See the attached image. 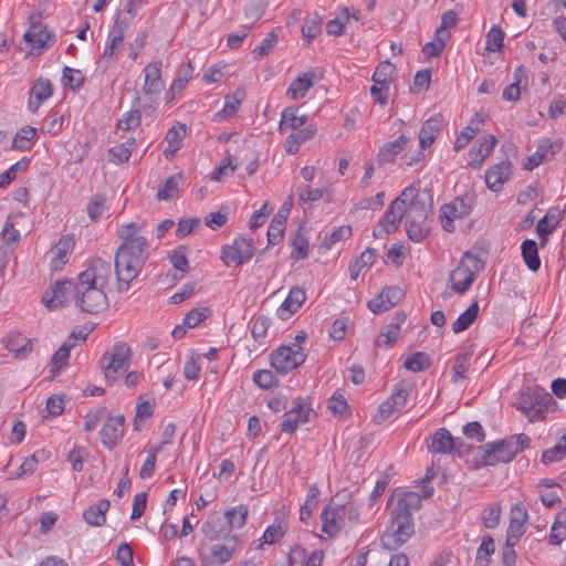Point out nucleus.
<instances>
[{"mask_svg": "<svg viewBox=\"0 0 566 566\" xmlns=\"http://www.w3.org/2000/svg\"><path fill=\"white\" fill-rule=\"evenodd\" d=\"M318 496H319V489H318L317 484H312L308 488L305 503L301 507L300 520L302 522H306L312 516V513L317 505Z\"/></svg>", "mask_w": 566, "mask_h": 566, "instance_id": "obj_48", "label": "nucleus"}, {"mask_svg": "<svg viewBox=\"0 0 566 566\" xmlns=\"http://www.w3.org/2000/svg\"><path fill=\"white\" fill-rule=\"evenodd\" d=\"M483 268L484 263L478 255L465 252L459 265L450 273L452 290L458 294L467 292Z\"/></svg>", "mask_w": 566, "mask_h": 566, "instance_id": "obj_7", "label": "nucleus"}, {"mask_svg": "<svg viewBox=\"0 0 566 566\" xmlns=\"http://www.w3.org/2000/svg\"><path fill=\"white\" fill-rule=\"evenodd\" d=\"M243 98H244L243 91H237L232 95H227L224 98L223 108L219 113H217V116L220 118L233 117L237 114Z\"/></svg>", "mask_w": 566, "mask_h": 566, "instance_id": "obj_45", "label": "nucleus"}, {"mask_svg": "<svg viewBox=\"0 0 566 566\" xmlns=\"http://www.w3.org/2000/svg\"><path fill=\"white\" fill-rule=\"evenodd\" d=\"M394 72L395 65L389 61H384L376 67L373 74V81L374 83L380 84L382 86L389 85L392 80Z\"/></svg>", "mask_w": 566, "mask_h": 566, "instance_id": "obj_50", "label": "nucleus"}, {"mask_svg": "<svg viewBox=\"0 0 566 566\" xmlns=\"http://www.w3.org/2000/svg\"><path fill=\"white\" fill-rule=\"evenodd\" d=\"M530 442V437L521 433L492 444H486L481 459L482 464L495 465L500 462H510L516 454L525 450Z\"/></svg>", "mask_w": 566, "mask_h": 566, "instance_id": "obj_5", "label": "nucleus"}, {"mask_svg": "<svg viewBox=\"0 0 566 566\" xmlns=\"http://www.w3.org/2000/svg\"><path fill=\"white\" fill-rule=\"evenodd\" d=\"M124 42V28L122 27L118 20L115 21L108 33V43L106 44L103 57L111 59L115 51L123 44Z\"/></svg>", "mask_w": 566, "mask_h": 566, "instance_id": "obj_39", "label": "nucleus"}, {"mask_svg": "<svg viewBox=\"0 0 566 566\" xmlns=\"http://www.w3.org/2000/svg\"><path fill=\"white\" fill-rule=\"evenodd\" d=\"M496 142L497 140L493 135H488L481 140L480 146L478 148H472L470 150V166L473 169H479L482 166L484 160L492 153L494 146L496 145Z\"/></svg>", "mask_w": 566, "mask_h": 566, "instance_id": "obj_28", "label": "nucleus"}, {"mask_svg": "<svg viewBox=\"0 0 566 566\" xmlns=\"http://www.w3.org/2000/svg\"><path fill=\"white\" fill-rule=\"evenodd\" d=\"M427 447L432 453L458 452L460 454L462 443L454 439L447 429L440 428L430 437Z\"/></svg>", "mask_w": 566, "mask_h": 566, "instance_id": "obj_16", "label": "nucleus"}, {"mask_svg": "<svg viewBox=\"0 0 566 566\" xmlns=\"http://www.w3.org/2000/svg\"><path fill=\"white\" fill-rule=\"evenodd\" d=\"M306 355L298 345L281 346L271 355L272 367L282 375H286L301 366Z\"/></svg>", "mask_w": 566, "mask_h": 566, "instance_id": "obj_11", "label": "nucleus"}, {"mask_svg": "<svg viewBox=\"0 0 566 566\" xmlns=\"http://www.w3.org/2000/svg\"><path fill=\"white\" fill-rule=\"evenodd\" d=\"M209 310L207 307L193 308L184 318V325L193 328L208 317Z\"/></svg>", "mask_w": 566, "mask_h": 566, "instance_id": "obj_63", "label": "nucleus"}, {"mask_svg": "<svg viewBox=\"0 0 566 566\" xmlns=\"http://www.w3.org/2000/svg\"><path fill=\"white\" fill-rule=\"evenodd\" d=\"M432 488H424L421 496L413 491H396L391 495L390 523L382 537L385 545L403 544L413 534L412 514L421 507V500L432 495Z\"/></svg>", "mask_w": 566, "mask_h": 566, "instance_id": "obj_3", "label": "nucleus"}, {"mask_svg": "<svg viewBox=\"0 0 566 566\" xmlns=\"http://www.w3.org/2000/svg\"><path fill=\"white\" fill-rule=\"evenodd\" d=\"M112 275L113 268L109 262L94 259L74 282L73 301L75 307L87 314H98L104 311L108 305L105 287L108 285Z\"/></svg>", "mask_w": 566, "mask_h": 566, "instance_id": "obj_2", "label": "nucleus"}, {"mask_svg": "<svg viewBox=\"0 0 566 566\" xmlns=\"http://www.w3.org/2000/svg\"><path fill=\"white\" fill-rule=\"evenodd\" d=\"M35 135L36 129L34 127L25 126L21 128L13 138L12 147L21 150L28 149Z\"/></svg>", "mask_w": 566, "mask_h": 566, "instance_id": "obj_51", "label": "nucleus"}, {"mask_svg": "<svg viewBox=\"0 0 566 566\" xmlns=\"http://www.w3.org/2000/svg\"><path fill=\"white\" fill-rule=\"evenodd\" d=\"M202 532L206 535V537L210 538L211 541H221V539H228L231 537V530L228 524V521L223 515L220 513H212L206 523L202 526Z\"/></svg>", "mask_w": 566, "mask_h": 566, "instance_id": "obj_18", "label": "nucleus"}, {"mask_svg": "<svg viewBox=\"0 0 566 566\" xmlns=\"http://www.w3.org/2000/svg\"><path fill=\"white\" fill-rule=\"evenodd\" d=\"M502 509L497 503L488 505L482 512V522L486 528H495L500 524Z\"/></svg>", "mask_w": 566, "mask_h": 566, "instance_id": "obj_53", "label": "nucleus"}, {"mask_svg": "<svg viewBox=\"0 0 566 566\" xmlns=\"http://www.w3.org/2000/svg\"><path fill=\"white\" fill-rule=\"evenodd\" d=\"M403 296L405 292L399 286H386L368 302L367 306L373 313L379 314L398 304Z\"/></svg>", "mask_w": 566, "mask_h": 566, "instance_id": "obj_14", "label": "nucleus"}, {"mask_svg": "<svg viewBox=\"0 0 566 566\" xmlns=\"http://www.w3.org/2000/svg\"><path fill=\"white\" fill-rule=\"evenodd\" d=\"M528 520V513L523 503H516L510 512V524L506 531V537L511 541H520L525 533V524Z\"/></svg>", "mask_w": 566, "mask_h": 566, "instance_id": "obj_19", "label": "nucleus"}, {"mask_svg": "<svg viewBox=\"0 0 566 566\" xmlns=\"http://www.w3.org/2000/svg\"><path fill=\"white\" fill-rule=\"evenodd\" d=\"M416 192L413 187L406 188L399 197H397L386 210L382 219L379 221L378 227L380 228L379 233L374 231V235L377 237L382 232L389 234L395 232L402 218H406L408 201L412 197V193Z\"/></svg>", "mask_w": 566, "mask_h": 566, "instance_id": "obj_9", "label": "nucleus"}, {"mask_svg": "<svg viewBox=\"0 0 566 566\" xmlns=\"http://www.w3.org/2000/svg\"><path fill=\"white\" fill-rule=\"evenodd\" d=\"M399 335V327L397 324H388L382 332L379 333L375 340L377 347L392 345Z\"/></svg>", "mask_w": 566, "mask_h": 566, "instance_id": "obj_55", "label": "nucleus"}, {"mask_svg": "<svg viewBox=\"0 0 566 566\" xmlns=\"http://www.w3.org/2000/svg\"><path fill=\"white\" fill-rule=\"evenodd\" d=\"M346 497V491L337 493L322 512V531L329 536L336 535L345 526L346 504L343 500Z\"/></svg>", "mask_w": 566, "mask_h": 566, "instance_id": "obj_10", "label": "nucleus"}, {"mask_svg": "<svg viewBox=\"0 0 566 566\" xmlns=\"http://www.w3.org/2000/svg\"><path fill=\"white\" fill-rule=\"evenodd\" d=\"M444 125L441 114H437L427 119L419 132V144L421 149L429 148L439 136Z\"/></svg>", "mask_w": 566, "mask_h": 566, "instance_id": "obj_23", "label": "nucleus"}, {"mask_svg": "<svg viewBox=\"0 0 566 566\" xmlns=\"http://www.w3.org/2000/svg\"><path fill=\"white\" fill-rule=\"evenodd\" d=\"M124 416L109 417L101 430L102 443L113 449L124 434Z\"/></svg>", "mask_w": 566, "mask_h": 566, "instance_id": "obj_20", "label": "nucleus"}, {"mask_svg": "<svg viewBox=\"0 0 566 566\" xmlns=\"http://www.w3.org/2000/svg\"><path fill=\"white\" fill-rule=\"evenodd\" d=\"M521 250L523 260L528 270L537 272L541 268L537 243L534 240L527 239L523 241Z\"/></svg>", "mask_w": 566, "mask_h": 566, "instance_id": "obj_37", "label": "nucleus"}, {"mask_svg": "<svg viewBox=\"0 0 566 566\" xmlns=\"http://www.w3.org/2000/svg\"><path fill=\"white\" fill-rule=\"evenodd\" d=\"M471 211V206L465 203L462 198H455L452 202L446 203L440 209V221L442 228L447 232H453V221L468 216Z\"/></svg>", "mask_w": 566, "mask_h": 566, "instance_id": "obj_15", "label": "nucleus"}, {"mask_svg": "<svg viewBox=\"0 0 566 566\" xmlns=\"http://www.w3.org/2000/svg\"><path fill=\"white\" fill-rule=\"evenodd\" d=\"M74 244L75 240L73 235H64L59 240L52 249V253L54 254L52 264L55 269L61 268L69 261V256L74 249Z\"/></svg>", "mask_w": 566, "mask_h": 566, "instance_id": "obj_30", "label": "nucleus"}, {"mask_svg": "<svg viewBox=\"0 0 566 566\" xmlns=\"http://www.w3.org/2000/svg\"><path fill=\"white\" fill-rule=\"evenodd\" d=\"M310 405L302 399L293 401V407L286 412V419L282 422V431L293 433L301 423L308 421Z\"/></svg>", "mask_w": 566, "mask_h": 566, "instance_id": "obj_17", "label": "nucleus"}, {"mask_svg": "<svg viewBox=\"0 0 566 566\" xmlns=\"http://www.w3.org/2000/svg\"><path fill=\"white\" fill-rule=\"evenodd\" d=\"M512 174V165L509 160L490 167L485 172V182L490 190L500 191L503 185L510 179Z\"/></svg>", "mask_w": 566, "mask_h": 566, "instance_id": "obj_21", "label": "nucleus"}, {"mask_svg": "<svg viewBox=\"0 0 566 566\" xmlns=\"http://www.w3.org/2000/svg\"><path fill=\"white\" fill-rule=\"evenodd\" d=\"M483 125V117L480 114H474L471 122L465 126L454 142V150L459 151L468 145V143L475 137L481 130Z\"/></svg>", "mask_w": 566, "mask_h": 566, "instance_id": "obj_35", "label": "nucleus"}, {"mask_svg": "<svg viewBox=\"0 0 566 566\" xmlns=\"http://www.w3.org/2000/svg\"><path fill=\"white\" fill-rule=\"evenodd\" d=\"M182 180L181 174H175L166 179L164 187L160 188L157 193L156 198L158 200H170L175 198L178 193L179 185Z\"/></svg>", "mask_w": 566, "mask_h": 566, "instance_id": "obj_46", "label": "nucleus"}, {"mask_svg": "<svg viewBox=\"0 0 566 566\" xmlns=\"http://www.w3.org/2000/svg\"><path fill=\"white\" fill-rule=\"evenodd\" d=\"M558 226V220L551 212L546 213L536 224V232L541 239V245L544 247L548 241V235L554 232Z\"/></svg>", "mask_w": 566, "mask_h": 566, "instance_id": "obj_44", "label": "nucleus"}, {"mask_svg": "<svg viewBox=\"0 0 566 566\" xmlns=\"http://www.w3.org/2000/svg\"><path fill=\"white\" fill-rule=\"evenodd\" d=\"M135 147L136 140L134 138H129L126 142L112 147L108 150L109 161L114 164L127 163Z\"/></svg>", "mask_w": 566, "mask_h": 566, "instance_id": "obj_42", "label": "nucleus"}, {"mask_svg": "<svg viewBox=\"0 0 566 566\" xmlns=\"http://www.w3.org/2000/svg\"><path fill=\"white\" fill-rule=\"evenodd\" d=\"M145 232V222H129L117 230L122 240L115 254V273L119 292L128 289L129 283L137 277L148 259L149 243Z\"/></svg>", "mask_w": 566, "mask_h": 566, "instance_id": "obj_1", "label": "nucleus"}, {"mask_svg": "<svg viewBox=\"0 0 566 566\" xmlns=\"http://www.w3.org/2000/svg\"><path fill=\"white\" fill-rule=\"evenodd\" d=\"M474 354V347L470 346L464 353L457 355L452 367L451 381L457 384L468 378L470 361Z\"/></svg>", "mask_w": 566, "mask_h": 566, "instance_id": "obj_32", "label": "nucleus"}, {"mask_svg": "<svg viewBox=\"0 0 566 566\" xmlns=\"http://www.w3.org/2000/svg\"><path fill=\"white\" fill-rule=\"evenodd\" d=\"M300 201L314 202L324 197L327 192L325 188H312L308 185H300L296 189Z\"/></svg>", "mask_w": 566, "mask_h": 566, "instance_id": "obj_52", "label": "nucleus"}, {"mask_svg": "<svg viewBox=\"0 0 566 566\" xmlns=\"http://www.w3.org/2000/svg\"><path fill=\"white\" fill-rule=\"evenodd\" d=\"M285 534V528L282 524H273L268 526L265 530L263 536H262V543L259 545V547L262 546V544H275L277 543Z\"/></svg>", "mask_w": 566, "mask_h": 566, "instance_id": "obj_61", "label": "nucleus"}, {"mask_svg": "<svg viewBox=\"0 0 566 566\" xmlns=\"http://www.w3.org/2000/svg\"><path fill=\"white\" fill-rule=\"evenodd\" d=\"M430 366V356L423 352H417L412 354L403 363V367L412 373L427 370Z\"/></svg>", "mask_w": 566, "mask_h": 566, "instance_id": "obj_47", "label": "nucleus"}, {"mask_svg": "<svg viewBox=\"0 0 566 566\" xmlns=\"http://www.w3.org/2000/svg\"><path fill=\"white\" fill-rule=\"evenodd\" d=\"M223 541V543L203 545L200 549L202 559L210 564H226L230 562L239 548L240 536L234 534Z\"/></svg>", "mask_w": 566, "mask_h": 566, "instance_id": "obj_12", "label": "nucleus"}, {"mask_svg": "<svg viewBox=\"0 0 566 566\" xmlns=\"http://www.w3.org/2000/svg\"><path fill=\"white\" fill-rule=\"evenodd\" d=\"M431 211V206L427 205L423 198L416 191L408 201L406 213V231L409 239L413 242H421L424 240L430 231L428 224V216Z\"/></svg>", "mask_w": 566, "mask_h": 566, "instance_id": "obj_4", "label": "nucleus"}, {"mask_svg": "<svg viewBox=\"0 0 566 566\" xmlns=\"http://www.w3.org/2000/svg\"><path fill=\"white\" fill-rule=\"evenodd\" d=\"M296 111V108L287 107L282 112L281 120L279 124V132L281 134L286 133L289 129H302V127L306 124L307 115L304 114L298 116Z\"/></svg>", "mask_w": 566, "mask_h": 566, "instance_id": "obj_34", "label": "nucleus"}, {"mask_svg": "<svg viewBox=\"0 0 566 566\" xmlns=\"http://www.w3.org/2000/svg\"><path fill=\"white\" fill-rule=\"evenodd\" d=\"M4 347L14 355L15 358H25L32 350V339L27 338L21 333L13 332L4 340Z\"/></svg>", "mask_w": 566, "mask_h": 566, "instance_id": "obj_24", "label": "nucleus"}, {"mask_svg": "<svg viewBox=\"0 0 566 566\" xmlns=\"http://www.w3.org/2000/svg\"><path fill=\"white\" fill-rule=\"evenodd\" d=\"M536 488L538 490L539 499L546 507H553L557 502L560 501L558 493L555 491L559 488V484L554 480L542 479Z\"/></svg>", "mask_w": 566, "mask_h": 566, "instance_id": "obj_36", "label": "nucleus"}, {"mask_svg": "<svg viewBox=\"0 0 566 566\" xmlns=\"http://www.w3.org/2000/svg\"><path fill=\"white\" fill-rule=\"evenodd\" d=\"M237 168L235 158L227 157L224 158L220 165L213 171L211 179L216 181H221L223 178L231 176Z\"/></svg>", "mask_w": 566, "mask_h": 566, "instance_id": "obj_54", "label": "nucleus"}, {"mask_svg": "<svg viewBox=\"0 0 566 566\" xmlns=\"http://www.w3.org/2000/svg\"><path fill=\"white\" fill-rule=\"evenodd\" d=\"M409 138L405 135H400L394 142L386 143L377 155V160L379 164L391 163L396 158L398 154H400L406 145L408 144Z\"/></svg>", "mask_w": 566, "mask_h": 566, "instance_id": "obj_33", "label": "nucleus"}, {"mask_svg": "<svg viewBox=\"0 0 566 566\" xmlns=\"http://www.w3.org/2000/svg\"><path fill=\"white\" fill-rule=\"evenodd\" d=\"M161 61H155L148 63L143 70L144 84L142 87V95L137 93L134 101L135 104L143 109H146V107L156 103L165 88V83L161 77Z\"/></svg>", "mask_w": 566, "mask_h": 566, "instance_id": "obj_6", "label": "nucleus"}, {"mask_svg": "<svg viewBox=\"0 0 566 566\" xmlns=\"http://www.w3.org/2000/svg\"><path fill=\"white\" fill-rule=\"evenodd\" d=\"M63 84L70 86L72 90L80 87L83 84L84 77L78 70L65 66L63 69Z\"/></svg>", "mask_w": 566, "mask_h": 566, "instance_id": "obj_64", "label": "nucleus"}, {"mask_svg": "<svg viewBox=\"0 0 566 566\" xmlns=\"http://www.w3.org/2000/svg\"><path fill=\"white\" fill-rule=\"evenodd\" d=\"M409 392L406 388H396L391 396L379 406L381 419L389 418L395 411L400 410L407 403Z\"/></svg>", "mask_w": 566, "mask_h": 566, "instance_id": "obj_26", "label": "nucleus"}, {"mask_svg": "<svg viewBox=\"0 0 566 566\" xmlns=\"http://www.w3.org/2000/svg\"><path fill=\"white\" fill-rule=\"evenodd\" d=\"M314 73L307 72L295 78L286 91V96L293 101L303 98L314 84Z\"/></svg>", "mask_w": 566, "mask_h": 566, "instance_id": "obj_29", "label": "nucleus"}, {"mask_svg": "<svg viewBox=\"0 0 566 566\" xmlns=\"http://www.w3.org/2000/svg\"><path fill=\"white\" fill-rule=\"evenodd\" d=\"M316 130V126L310 124L302 129L292 132L286 138L285 151L290 155L296 154L303 143L312 139L315 136Z\"/></svg>", "mask_w": 566, "mask_h": 566, "instance_id": "obj_27", "label": "nucleus"}, {"mask_svg": "<svg viewBox=\"0 0 566 566\" xmlns=\"http://www.w3.org/2000/svg\"><path fill=\"white\" fill-rule=\"evenodd\" d=\"M186 135V126L184 124H179L177 126H172L170 129H168L166 134V142L168 144V148L165 150V154L167 151H170L174 154L180 148V143Z\"/></svg>", "mask_w": 566, "mask_h": 566, "instance_id": "obj_49", "label": "nucleus"}, {"mask_svg": "<svg viewBox=\"0 0 566 566\" xmlns=\"http://www.w3.org/2000/svg\"><path fill=\"white\" fill-rule=\"evenodd\" d=\"M306 300V293L303 289L295 286L290 290L287 297L280 306L281 316L283 317V312H287L290 314L295 313L302 304Z\"/></svg>", "mask_w": 566, "mask_h": 566, "instance_id": "obj_38", "label": "nucleus"}, {"mask_svg": "<svg viewBox=\"0 0 566 566\" xmlns=\"http://www.w3.org/2000/svg\"><path fill=\"white\" fill-rule=\"evenodd\" d=\"M249 515V509L244 504L232 507L224 512L230 530H238L245 525Z\"/></svg>", "mask_w": 566, "mask_h": 566, "instance_id": "obj_43", "label": "nucleus"}, {"mask_svg": "<svg viewBox=\"0 0 566 566\" xmlns=\"http://www.w3.org/2000/svg\"><path fill=\"white\" fill-rule=\"evenodd\" d=\"M109 501L108 500H101L95 504L90 505L84 512H83V518L84 521L92 526H102L106 522V512L109 509Z\"/></svg>", "mask_w": 566, "mask_h": 566, "instance_id": "obj_31", "label": "nucleus"}, {"mask_svg": "<svg viewBox=\"0 0 566 566\" xmlns=\"http://www.w3.org/2000/svg\"><path fill=\"white\" fill-rule=\"evenodd\" d=\"M504 32L499 27H492L486 35V50L499 51L503 48Z\"/></svg>", "mask_w": 566, "mask_h": 566, "instance_id": "obj_62", "label": "nucleus"}, {"mask_svg": "<svg viewBox=\"0 0 566 566\" xmlns=\"http://www.w3.org/2000/svg\"><path fill=\"white\" fill-rule=\"evenodd\" d=\"M52 84L46 78H38L30 91L29 109L35 113L41 104L52 95Z\"/></svg>", "mask_w": 566, "mask_h": 566, "instance_id": "obj_25", "label": "nucleus"}, {"mask_svg": "<svg viewBox=\"0 0 566 566\" xmlns=\"http://www.w3.org/2000/svg\"><path fill=\"white\" fill-rule=\"evenodd\" d=\"M352 234L349 226H342L335 229L329 234L325 235L323 244L326 249H331L336 242L347 239Z\"/></svg>", "mask_w": 566, "mask_h": 566, "instance_id": "obj_60", "label": "nucleus"}, {"mask_svg": "<svg viewBox=\"0 0 566 566\" xmlns=\"http://www.w3.org/2000/svg\"><path fill=\"white\" fill-rule=\"evenodd\" d=\"M254 253L253 242L245 237H239L232 245H227L222 250L221 259L227 266L240 265L252 258Z\"/></svg>", "mask_w": 566, "mask_h": 566, "instance_id": "obj_13", "label": "nucleus"}, {"mask_svg": "<svg viewBox=\"0 0 566 566\" xmlns=\"http://www.w3.org/2000/svg\"><path fill=\"white\" fill-rule=\"evenodd\" d=\"M132 349L123 342L116 343L101 358V368L107 382L115 381L119 375L125 373L130 364Z\"/></svg>", "mask_w": 566, "mask_h": 566, "instance_id": "obj_8", "label": "nucleus"}, {"mask_svg": "<svg viewBox=\"0 0 566 566\" xmlns=\"http://www.w3.org/2000/svg\"><path fill=\"white\" fill-rule=\"evenodd\" d=\"M478 315H479V304H478V302H473L452 323V331H453V333L459 334V333L468 329L472 325V323L476 319Z\"/></svg>", "mask_w": 566, "mask_h": 566, "instance_id": "obj_40", "label": "nucleus"}, {"mask_svg": "<svg viewBox=\"0 0 566 566\" xmlns=\"http://www.w3.org/2000/svg\"><path fill=\"white\" fill-rule=\"evenodd\" d=\"M554 399L549 394H542L541 398L535 402L533 408L525 415L530 421H539L546 417L547 411L552 408Z\"/></svg>", "mask_w": 566, "mask_h": 566, "instance_id": "obj_41", "label": "nucleus"}, {"mask_svg": "<svg viewBox=\"0 0 566 566\" xmlns=\"http://www.w3.org/2000/svg\"><path fill=\"white\" fill-rule=\"evenodd\" d=\"M322 31V20L315 15L311 19H306L302 27V35L310 43L317 34Z\"/></svg>", "mask_w": 566, "mask_h": 566, "instance_id": "obj_58", "label": "nucleus"}, {"mask_svg": "<svg viewBox=\"0 0 566 566\" xmlns=\"http://www.w3.org/2000/svg\"><path fill=\"white\" fill-rule=\"evenodd\" d=\"M277 43V34L274 31L268 33L261 44L253 50L255 59L266 56Z\"/></svg>", "mask_w": 566, "mask_h": 566, "instance_id": "obj_57", "label": "nucleus"}, {"mask_svg": "<svg viewBox=\"0 0 566 566\" xmlns=\"http://www.w3.org/2000/svg\"><path fill=\"white\" fill-rule=\"evenodd\" d=\"M23 39L32 49L39 50L51 46L55 41L54 34L41 23H32Z\"/></svg>", "mask_w": 566, "mask_h": 566, "instance_id": "obj_22", "label": "nucleus"}, {"mask_svg": "<svg viewBox=\"0 0 566 566\" xmlns=\"http://www.w3.org/2000/svg\"><path fill=\"white\" fill-rule=\"evenodd\" d=\"M160 451H161V446H156L148 452V455L139 470L140 479H148L154 474L155 468H156L157 454Z\"/></svg>", "mask_w": 566, "mask_h": 566, "instance_id": "obj_56", "label": "nucleus"}, {"mask_svg": "<svg viewBox=\"0 0 566 566\" xmlns=\"http://www.w3.org/2000/svg\"><path fill=\"white\" fill-rule=\"evenodd\" d=\"M140 118V111L132 109L124 114L123 118L118 122L117 127L125 132L135 129L139 126Z\"/></svg>", "mask_w": 566, "mask_h": 566, "instance_id": "obj_59", "label": "nucleus"}]
</instances>
